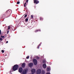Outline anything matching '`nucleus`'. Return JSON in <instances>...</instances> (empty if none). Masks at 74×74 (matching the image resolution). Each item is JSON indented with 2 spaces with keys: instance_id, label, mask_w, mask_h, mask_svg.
<instances>
[{
  "instance_id": "1",
  "label": "nucleus",
  "mask_w": 74,
  "mask_h": 74,
  "mask_svg": "<svg viewBox=\"0 0 74 74\" xmlns=\"http://www.w3.org/2000/svg\"><path fill=\"white\" fill-rule=\"evenodd\" d=\"M18 65H14L13 67V69L14 71H16L17 70H18Z\"/></svg>"
},
{
  "instance_id": "2",
  "label": "nucleus",
  "mask_w": 74,
  "mask_h": 74,
  "mask_svg": "<svg viewBox=\"0 0 74 74\" xmlns=\"http://www.w3.org/2000/svg\"><path fill=\"white\" fill-rule=\"evenodd\" d=\"M27 70H28L27 69H24L23 70V71H22L23 74H26V73H27Z\"/></svg>"
},
{
  "instance_id": "3",
  "label": "nucleus",
  "mask_w": 74,
  "mask_h": 74,
  "mask_svg": "<svg viewBox=\"0 0 74 74\" xmlns=\"http://www.w3.org/2000/svg\"><path fill=\"white\" fill-rule=\"evenodd\" d=\"M41 73V70L40 69H38L36 72V74H40Z\"/></svg>"
},
{
  "instance_id": "4",
  "label": "nucleus",
  "mask_w": 74,
  "mask_h": 74,
  "mask_svg": "<svg viewBox=\"0 0 74 74\" xmlns=\"http://www.w3.org/2000/svg\"><path fill=\"white\" fill-rule=\"evenodd\" d=\"M33 62H34V65H36L37 64V61L36 59H34L33 60Z\"/></svg>"
},
{
  "instance_id": "5",
  "label": "nucleus",
  "mask_w": 74,
  "mask_h": 74,
  "mask_svg": "<svg viewBox=\"0 0 74 74\" xmlns=\"http://www.w3.org/2000/svg\"><path fill=\"white\" fill-rule=\"evenodd\" d=\"M33 65V64L32 62L28 64V66H29V67H32Z\"/></svg>"
},
{
  "instance_id": "6",
  "label": "nucleus",
  "mask_w": 74,
  "mask_h": 74,
  "mask_svg": "<svg viewBox=\"0 0 74 74\" xmlns=\"http://www.w3.org/2000/svg\"><path fill=\"white\" fill-rule=\"evenodd\" d=\"M34 3L35 4H37L38 3H39V1H37V0H34Z\"/></svg>"
},
{
  "instance_id": "7",
  "label": "nucleus",
  "mask_w": 74,
  "mask_h": 74,
  "mask_svg": "<svg viewBox=\"0 0 74 74\" xmlns=\"http://www.w3.org/2000/svg\"><path fill=\"white\" fill-rule=\"evenodd\" d=\"M29 1V0H27L26 1V2H25L24 6L25 7H26V5H27V3H28V1Z\"/></svg>"
},
{
  "instance_id": "8",
  "label": "nucleus",
  "mask_w": 74,
  "mask_h": 74,
  "mask_svg": "<svg viewBox=\"0 0 74 74\" xmlns=\"http://www.w3.org/2000/svg\"><path fill=\"white\" fill-rule=\"evenodd\" d=\"M23 70V69H22V67H21L19 69L18 71L19 72V73H22V71Z\"/></svg>"
},
{
  "instance_id": "9",
  "label": "nucleus",
  "mask_w": 74,
  "mask_h": 74,
  "mask_svg": "<svg viewBox=\"0 0 74 74\" xmlns=\"http://www.w3.org/2000/svg\"><path fill=\"white\" fill-rule=\"evenodd\" d=\"M51 71V67L49 66L47 67V71L48 72Z\"/></svg>"
},
{
  "instance_id": "10",
  "label": "nucleus",
  "mask_w": 74,
  "mask_h": 74,
  "mask_svg": "<svg viewBox=\"0 0 74 74\" xmlns=\"http://www.w3.org/2000/svg\"><path fill=\"white\" fill-rule=\"evenodd\" d=\"M43 67L44 69H45L46 67H47V65H46V64H44L43 65Z\"/></svg>"
},
{
  "instance_id": "11",
  "label": "nucleus",
  "mask_w": 74,
  "mask_h": 74,
  "mask_svg": "<svg viewBox=\"0 0 74 74\" xmlns=\"http://www.w3.org/2000/svg\"><path fill=\"white\" fill-rule=\"evenodd\" d=\"M21 66L23 68H24L25 67V63H23L22 64Z\"/></svg>"
},
{
  "instance_id": "12",
  "label": "nucleus",
  "mask_w": 74,
  "mask_h": 74,
  "mask_svg": "<svg viewBox=\"0 0 74 74\" xmlns=\"http://www.w3.org/2000/svg\"><path fill=\"white\" fill-rule=\"evenodd\" d=\"M42 74H45V71L44 70H43L42 71Z\"/></svg>"
},
{
  "instance_id": "13",
  "label": "nucleus",
  "mask_w": 74,
  "mask_h": 74,
  "mask_svg": "<svg viewBox=\"0 0 74 74\" xmlns=\"http://www.w3.org/2000/svg\"><path fill=\"white\" fill-rule=\"evenodd\" d=\"M42 43H40V44H39V45H38V46L37 47V48L38 49H39V47L41 45V44Z\"/></svg>"
},
{
  "instance_id": "14",
  "label": "nucleus",
  "mask_w": 74,
  "mask_h": 74,
  "mask_svg": "<svg viewBox=\"0 0 74 74\" xmlns=\"http://www.w3.org/2000/svg\"><path fill=\"white\" fill-rule=\"evenodd\" d=\"M28 18H27L25 19V21H26V22H27V21H28Z\"/></svg>"
},
{
  "instance_id": "15",
  "label": "nucleus",
  "mask_w": 74,
  "mask_h": 74,
  "mask_svg": "<svg viewBox=\"0 0 74 74\" xmlns=\"http://www.w3.org/2000/svg\"><path fill=\"white\" fill-rule=\"evenodd\" d=\"M41 32V30H36L35 31V33H37V32Z\"/></svg>"
},
{
  "instance_id": "16",
  "label": "nucleus",
  "mask_w": 74,
  "mask_h": 74,
  "mask_svg": "<svg viewBox=\"0 0 74 74\" xmlns=\"http://www.w3.org/2000/svg\"><path fill=\"white\" fill-rule=\"evenodd\" d=\"M31 19H33V15H31Z\"/></svg>"
},
{
  "instance_id": "17",
  "label": "nucleus",
  "mask_w": 74,
  "mask_h": 74,
  "mask_svg": "<svg viewBox=\"0 0 74 74\" xmlns=\"http://www.w3.org/2000/svg\"><path fill=\"white\" fill-rule=\"evenodd\" d=\"M40 20L41 21L43 20V18H42V17H40Z\"/></svg>"
},
{
  "instance_id": "18",
  "label": "nucleus",
  "mask_w": 74,
  "mask_h": 74,
  "mask_svg": "<svg viewBox=\"0 0 74 74\" xmlns=\"http://www.w3.org/2000/svg\"><path fill=\"white\" fill-rule=\"evenodd\" d=\"M8 30H10V26H8Z\"/></svg>"
},
{
  "instance_id": "19",
  "label": "nucleus",
  "mask_w": 74,
  "mask_h": 74,
  "mask_svg": "<svg viewBox=\"0 0 74 74\" xmlns=\"http://www.w3.org/2000/svg\"><path fill=\"white\" fill-rule=\"evenodd\" d=\"M3 40V38H0V40L2 41V40Z\"/></svg>"
},
{
  "instance_id": "20",
  "label": "nucleus",
  "mask_w": 74,
  "mask_h": 74,
  "mask_svg": "<svg viewBox=\"0 0 74 74\" xmlns=\"http://www.w3.org/2000/svg\"><path fill=\"white\" fill-rule=\"evenodd\" d=\"M1 52H2V53H4V50H2L1 51Z\"/></svg>"
},
{
  "instance_id": "21",
  "label": "nucleus",
  "mask_w": 74,
  "mask_h": 74,
  "mask_svg": "<svg viewBox=\"0 0 74 74\" xmlns=\"http://www.w3.org/2000/svg\"><path fill=\"white\" fill-rule=\"evenodd\" d=\"M19 3H20V2L19 1L17 3V4H19Z\"/></svg>"
},
{
  "instance_id": "22",
  "label": "nucleus",
  "mask_w": 74,
  "mask_h": 74,
  "mask_svg": "<svg viewBox=\"0 0 74 74\" xmlns=\"http://www.w3.org/2000/svg\"><path fill=\"white\" fill-rule=\"evenodd\" d=\"M4 36H1V37H2V38H4Z\"/></svg>"
},
{
  "instance_id": "23",
  "label": "nucleus",
  "mask_w": 74,
  "mask_h": 74,
  "mask_svg": "<svg viewBox=\"0 0 74 74\" xmlns=\"http://www.w3.org/2000/svg\"><path fill=\"white\" fill-rule=\"evenodd\" d=\"M29 56H27V57H26V58L27 59H29Z\"/></svg>"
},
{
  "instance_id": "24",
  "label": "nucleus",
  "mask_w": 74,
  "mask_h": 74,
  "mask_svg": "<svg viewBox=\"0 0 74 74\" xmlns=\"http://www.w3.org/2000/svg\"><path fill=\"white\" fill-rule=\"evenodd\" d=\"M46 61H43V63H46Z\"/></svg>"
},
{
  "instance_id": "25",
  "label": "nucleus",
  "mask_w": 74,
  "mask_h": 74,
  "mask_svg": "<svg viewBox=\"0 0 74 74\" xmlns=\"http://www.w3.org/2000/svg\"><path fill=\"white\" fill-rule=\"evenodd\" d=\"M27 16V14L25 15L24 16V17L25 18V17H26Z\"/></svg>"
},
{
  "instance_id": "26",
  "label": "nucleus",
  "mask_w": 74,
  "mask_h": 74,
  "mask_svg": "<svg viewBox=\"0 0 74 74\" xmlns=\"http://www.w3.org/2000/svg\"><path fill=\"white\" fill-rule=\"evenodd\" d=\"M46 74H50V73H46Z\"/></svg>"
},
{
  "instance_id": "27",
  "label": "nucleus",
  "mask_w": 74,
  "mask_h": 74,
  "mask_svg": "<svg viewBox=\"0 0 74 74\" xmlns=\"http://www.w3.org/2000/svg\"><path fill=\"white\" fill-rule=\"evenodd\" d=\"M1 30L0 29V34H1Z\"/></svg>"
},
{
  "instance_id": "28",
  "label": "nucleus",
  "mask_w": 74,
  "mask_h": 74,
  "mask_svg": "<svg viewBox=\"0 0 74 74\" xmlns=\"http://www.w3.org/2000/svg\"><path fill=\"white\" fill-rule=\"evenodd\" d=\"M8 41H7L6 43L7 44V43H8Z\"/></svg>"
},
{
  "instance_id": "29",
  "label": "nucleus",
  "mask_w": 74,
  "mask_h": 74,
  "mask_svg": "<svg viewBox=\"0 0 74 74\" xmlns=\"http://www.w3.org/2000/svg\"><path fill=\"white\" fill-rule=\"evenodd\" d=\"M8 11H11V10H8Z\"/></svg>"
},
{
  "instance_id": "30",
  "label": "nucleus",
  "mask_w": 74,
  "mask_h": 74,
  "mask_svg": "<svg viewBox=\"0 0 74 74\" xmlns=\"http://www.w3.org/2000/svg\"><path fill=\"white\" fill-rule=\"evenodd\" d=\"M9 31H8V32Z\"/></svg>"
}]
</instances>
